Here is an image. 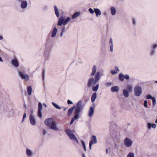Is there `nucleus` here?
I'll list each match as a JSON object with an SVG mask.
<instances>
[{
    "instance_id": "obj_22",
    "label": "nucleus",
    "mask_w": 157,
    "mask_h": 157,
    "mask_svg": "<svg viewBox=\"0 0 157 157\" xmlns=\"http://www.w3.org/2000/svg\"><path fill=\"white\" fill-rule=\"evenodd\" d=\"M54 8L55 14L57 17H59V15L58 9L56 6H54Z\"/></svg>"
},
{
    "instance_id": "obj_42",
    "label": "nucleus",
    "mask_w": 157,
    "mask_h": 157,
    "mask_svg": "<svg viewBox=\"0 0 157 157\" xmlns=\"http://www.w3.org/2000/svg\"><path fill=\"white\" fill-rule=\"evenodd\" d=\"M89 12L91 14H93L94 13V10H93L92 8H90L88 9Z\"/></svg>"
},
{
    "instance_id": "obj_41",
    "label": "nucleus",
    "mask_w": 157,
    "mask_h": 157,
    "mask_svg": "<svg viewBox=\"0 0 157 157\" xmlns=\"http://www.w3.org/2000/svg\"><path fill=\"white\" fill-rule=\"evenodd\" d=\"M113 85V83L111 82H108L106 83V86H110Z\"/></svg>"
},
{
    "instance_id": "obj_15",
    "label": "nucleus",
    "mask_w": 157,
    "mask_h": 157,
    "mask_svg": "<svg viewBox=\"0 0 157 157\" xmlns=\"http://www.w3.org/2000/svg\"><path fill=\"white\" fill-rule=\"evenodd\" d=\"M25 153L28 157H32L33 155V151L29 148L26 149Z\"/></svg>"
},
{
    "instance_id": "obj_28",
    "label": "nucleus",
    "mask_w": 157,
    "mask_h": 157,
    "mask_svg": "<svg viewBox=\"0 0 157 157\" xmlns=\"http://www.w3.org/2000/svg\"><path fill=\"white\" fill-rule=\"evenodd\" d=\"M99 84H97L95 86H93L92 87V90L96 92L97 91L99 88Z\"/></svg>"
},
{
    "instance_id": "obj_23",
    "label": "nucleus",
    "mask_w": 157,
    "mask_h": 157,
    "mask_svg": "<svg viewBox=\"0 0 157 157\" xmlns=\"http://www.w3.org/2000/svg\"><path fill=\"white\" fill-rule=\"evenodd\" d=\"M97 97V93L96 92L94 93H93V94H92L91 97V102L93 103L95 99Z\"/></svg>"
},
{
    "instance_id": "obj_47",
    "label": "nucleus",
    "mask_w": 157,
    "mask_h": 157,
    "mask_svg": "<svg viewBox=\"0 0 157 157\" xmlns=\"http://www.w3.org/2000/svg\"><path fill=\"white\" fill-rule=\"evenodd\" d=\"M110 51L112 52L113 51V44H110Z\"/></svg>"
},
{
    "instance_id": "obj_25",
    "label": "nucleus",
    "mask_w": 157,
    "mask_h": 157,
    "mask_svg": "<svg viewBox=\"0 0 157 157\" xmlns=\"http://www.w3.org/2000/svg\"><path fill=\"white\" fill-rule=\"evenodd\" d=\"M28 94L30 96L32 94V88L31 86H28L27 87Z\"/></svg>"
},
{
    "instance_id": "obj_8",
    "label": "nucleus",
    "mask_w": 157,
    "mask_h": 157,
    "mask_svg": "<svg viewBox=\"0 0 157 157\" xmlns=\"http://www.w3.org/2000/svg\"><path fill=\"white\" fill-rule=\"evenodd\" d=\"M134 94L136 96H139L142 93V89L139 86H136L134 88Z\"/></svg>"
},
{
    "instance_id": "obj_39",
    "label": "nucleus",
    "mask_w": 157,
    "mask_h": 157,
    "mask_svg": "<svg viewBox=\"0 0 157 157\" xmlns=\"http://www.w3.org/2000/svg\"><path fill=\"white\" fill-rule=\"evenodd\" d=\"M144 107L146 108H147L148 107V105H147V100H145L144 101Z\"/></svg>"
},
{
    "instance_id": "obj_38",
    "label": "nucleus",
    "mask_w": 157,
    "mask_h": 157,
    "mask_svg": "<svg viewBox=\"0 0 157 157\" xmlns=\"http://www.w3.org/2000/svg\"><path fill=\"white\" fill-rule=\"evenodd\" d=\"M45 46L46 48H49L50 47H51L52 46V45H50V42L48 41H47Z\"/></svg>"
},
{
    "instance_id": "obj_56",
    "label": "nucleus",
    "mask_w": 157,
    "mask_h": 157,
    "mask_svg": "<svg viewBox=\"0 0 157 157\" xmlns=\"http://www.w3.org/2000/svg\"><path fill=\"white\" fill-rule=\"evenodd\" d=\"M63 33H63L62 32H61L60 33V37H62L63 36Z\"/></svg>"
},
{
    "instance_id": "obj_32",
    "label": "nucleus",
    "mask_w": 157,
    "mask_h": 157,
    "mask_svg": "<svg viewBox=\"0 0 157 157\" xmlns=\"http://www.w3.org/2000/svg\"><path fill=\"white\" fill-rule=\"evenodd\" d=\"M52 105L54 106V107L56 108V109H61L60 107L58 105L56 104L54 102H52Z\"/></svg>"
},
{
    "instance_id": "obj_34",
    "label": "nucleus",
    "mask_w": 157,
    "mask_h": 157,
    "mask_svg": "<svg viewBox=\"0 0 157 157\" xmlns=\"http://www.w3.org/2000/svg\"><path fill=\"white\" fill-rule=\"evenodd\" d=\"M127 157H135L134 154L132 152H130L127 155Z\"/></svg>"
},
{
    "instance_id": "obj_18",
    "label": "nucleus",
    "mask_w": 157,
    "mask_h": 157,
    "mask_svg": "<svg viewBox=\"0 0 157 157\" xmlns=\"http://www.w3.org/2000/svg\"><path fill=\"white\" fill-rule=\"evenodd\" d=\"M94 109L92 107H90L88 115L89 117L93 116L94 113Z\"/></svg>"
},
{
    "instance_id": "obj_57",
    "label": "nucleus",
    "mask_w": 157,
    "mask_h": 157,
    "mask_svg": "<svg viewBox=\"0 0 157 157\" xmlns=\"http://www.w3.org/2000/svg\"><path fill=\"white\" fill-rule=\"evenodd\" d=\"M3 39L2 36L0 35V40H2Z\"/></svg>"
},
{
    "instance_id": "obj_40",
    "label": "nucleus",
    "mask_w": 157,
    "mask_h": 157,
    "mask_svg": "<svg viewBox=\"0 0 157 157\" xmlns=\"http://www.w3.org/2000/svg\"><path fill=\"white\" fill-rule=\"evenodd\" d=\"M45 70H43L42 73V76L43 78V80H44L45 78Z\"/></svg>"
},
{
    "instance_id": "obj_36",
    "label": "nucleus",
    "mask_w": 157,
    "mask_h": 157,
    "mask_svg": "<svg viewBox=\"0 0 157 157\" xmlns=\"http://www.w3.org/2000/svg\"><path fill=\"white\" fill-rule=\"evenodd\" d=\"M152 101L153 106V107H154L156 103V99L155 98V97H153V98H152Z\"/></svg>"
},
{
    "instance_id": "obj_43",
    "label": "nucleus",
    "mask_w": 157,
    "mask_h": 157,
    "mask_svg": "<svg viewBox=\"0 0 157 157\" xmlns=\"http://www.w3.org/2000/svg\"><path fill=\"white\" fill-rule=\"evenodd\" d=\"M61 32H62L63 33H64L66 31V28L64 26H62L61 28Z\"/></svg>"
},
{
    "instance_id": "obj_48",
    "label": "nucleus",
    "mask_w": 157,
    "mask_h": 157,
    "mask_svg": "<svg viewBox=\"0 0 157 157\" xmlns=\"http://www.w3.org/2000/svg\"><path fill=\"white\" fill-rule=\"evenodd\" d=\"M148 128L149 129L151 128V124L150 123H148L147 124Z\"/></svg>"
},
{
    "instance_id": "obj_52",
    "label": "nucleus",
    "mask_w": 157,
    "mask_h": 157,
    "mask_svg": "<svg viewBox=\"0 0 157 157\" xmlns=\"http://www.w3.org/2000/svg\"><path fill=\"white\" fill-rule=\"evenodd\" d=\"M109 42L110 44V45L113 44V39L112 38L110 39Z\"/></svg>"
},
{
    "instance_id": "obj_9",
    "label": "nucleus",
    "mask_w": 157,
    "mask_h": 157,
    "mask_svg": "<svg viewBox=\"0 0 157 157\" xmlns=\"http://www.w3.org/2000/svg\"><path fill=\"white\" fill-rule=\"evenodd\" d=\"M129 76L128 75H124L123 74L120 73L119 75V79L121 81H123L124 80V78L128 80L129 78Z\"/></svg>"
},
{
    "instance_id": "obj_59",
    "label": "nucleus",
    "mask_w": 157,
    "mask_h": 157,
    "mask_svg": "<svg viewBox=\"0 0 157 157\" xmlns=\"http://www.w3.org/2000/svg\"><path fill=\"white\" fill-rule=\"evenodd\" d=\"M82 157H86L85 154L82 153Z\"/></svg>"
},
{
    "instance_id": "obj_30",
    "label": "nucleus",
    "mask_w": 157,
    "mask_h": 157,
    "mask_svg": "<svg viewBox=\"0 0 157 157\" xmlns=\"http://www.w3.org/2000/svg\"><path fill=\"white\" fill-rule=\"evenodd\" d=\"M81 144L82 145L84 149V150L85 151H86V146L85 143V142L83 140H81Z\"/></svg>"
},
{
    "instance_id": "obj_31",
    "label": "nucleus",
    "mask_w": 157,
    "mask_h": 157,
    "mask_svg": "<svg viewBox=\"0 0 157 157\" xmlns=\"http://www.w3.org/2000/svg\"><path fill=\"white\" fill-rule=\"evenodd\" d=\"M38 110H42V103L39 102L38 104Z\"/></svg>"
},
{
    "instance_id": "obj_3",
    "label": "nucleus",
    "mask_w": 157,
    "mask_h": 157,
    "mask_svg": "<svg viewBox=\"0 0 157 157\" xmlns=\"http://www.w3.org/2000/svg\"><path fill=\"white\" fill-rule=\"evenodd\" d=\"M71 18L69 17H66L62 15L59 18L57 24V25L59 26H61L62 25H66L70 21Z\"/></svg>"
},
{
    "instance_id": "obj_44",
    "label": "nucleus",
    "mask_w": 157,
    "mask_h": 157,
    "mask_svg": "<svg viewBox=\"0 0 157 157\" xmlns=\"http://www.w3.org/2000/svg\"><path fill=\"white\" fill-rule=\"evenodd\" d=\"M26 117V113H25L23 114V119H22V120L21 122H24V119Z\"/></svg>"
},
{
    "instance_id": "obj_5",
    "label": "nucleus",
    "mask_w": 157,
    "mask_h": 157,
    "mask_svg": "<svg viewBox=\"0 0 157 157\" xmlns=\"http://www.w3.org/2000/svg\"><path fill=\"white\" fill-rule=\"evenodd\" d=\"M18 76L21 78L22 80L26 82L29 80V75L25 74L24 71H18Z\"/></svg>"
},
{
    "instance_id": "obj_24",
    "label": "nucleus",
    "mask_w": 157,
    "mask_h": 157,
    "mask_svg": "<svg viewBox=\"0 0 157 157\" xmlns=\"http://www.w3.org/2000/svg\"><path fill=\"white\" fill-rule=\"evenodd\" d=\"M111 90L112 92H117L119 90V88L117 86H114L111 88Z\"/></svg>"
},
{
    "instance_id": "obj_6",
    "label": "nucleus",
    "mask_w": 157,
    "mask_h": 157,
    "mask_svg": "<svg viewBox=\"0 0 157 157\" xmlns=\"http://www.w3.org/2000/svg\"><path fill=\"white\" fill-rule=\"evenodd\" d=\"M157 48V44L153 43L151 45L149 49V54L150 56H153L155 54Z\"/></svg>"
},
{
    "instance_id": "obj_55",
    "label": "nucleus",
    "mask_w": 157,
    "mask_h": 157,
    "mask_svg": "<svg viewBox=\"0 0 157 157\" xmlns=\"http://www.w3.org/2000/svg\"><path fill=\"white\" fill-rule=\"evenodd\" d=\"M43 8L44 10H47L48 8V7L47 6H44V7Z\"/></svg>"
},
{
    "instance_id": "obj_50",
    "label": "nucleus",
    "mask_w": 157,
    "mask_h": 157,
    "mask_svg": "<svg viewBox=\"0 0 157 157\" xmlns=\"http://www.w3.org/2000/svg\"><path fill=\"white\" fill-rule=\"evenodd\" d=\"M67 103L69 105H70V104H73L72 102L70 100H69V99L67 100Z\"/></svg>"
},
{
    "instance_id": "obj_13",
    "label": "nucleus",
    "mask_w": 157,
    "mask_h": 157,
    "mask_svg": "<svg viewBox=\"0 0 157 157\" xmlns=\"http://www.w3.org/2000/svg\"><path fill=\"white\" fill-rule=\"evenodd\" d=\"M49 129H52L54 131H57L58 130L56 123L54 121L49 126Z\"/></svg>"
},
{
    "instance_id": "obj_1",
    "label": "nucleus",
    "mask_w": 157,
    "mask_h": 157,
    "mask_svg": "<svg viewBox=\"0 0 157 157\" xmlns=\"http://www.w3.org/2000/svg\"><path fill=\"white\" fill-rule=\"evenodd\" d=\"M82 103V101L80 100L76 104V108L75 110V115L72 118L74 121L78 119L79 117L80 113L82 111L83 108Z\"/></svg>"
},
{
    "instance_id": "obj_12",
    "label": "nucleus",
    "mask_w": 157,
    "mask_h": 157,
    "mask_svg": "<svg viewBox=\"0 0 157 157\" xmlns=\"http://www.w3.org/2000/svg\"><path fill=\"white\" fill-rule=\"evenodd\" d=\"M11 63L14 67H18L19 66L18 60L15 57L11 60Z\"/></svg>"
},
{
    "instance_id": "obj_20",
    "label": "nucleus",
    "mask_w": 157,
    "mask_h": 157,
    "mask_svg": "<svg viewBox=\"0 0 157 157\" xmlns=\"http://www.w3.org/2000/svg\"><path fill=\"white\" fill-rule=\"evenodd\" d=\"M76 108V106L74 105L72 107L70 108L68 110L67 115L68 116H70L72 113L74 109Z\"/></svg>"
},
{
    "instance_id": "obj_35",
    "label": "nucleus",
    "mask_w": 157,
    "mask_h": 157,
    "mask_svg": "<svg viewBox=\"0 0 157 157\" xmlns=\"http://www.w3.org/2000/svg\"><path fill=\"white\" fill-rule=\"evenodd\" d=\"M132 86L130 85H128L127 87V89L129 91H132Z\"/></svg>"
},
{
    "instance_id": "obj_37",
    "label": "nucleus",
    "mask_w": 157,
    "mask_h": 157,
    "mask_svg": "<svg viewBox=\"0 0 157 157\" xmlns=\"http://www.w3.org/2000/svg\"><path fill=\"white\" fill-rule=\"evenodd\" d=\"M146 98L147 99H152L153 97L150 94H147L146 96Z\"/></svg>"
},
{
    "instance_id": "obj_2",
    "label": "nucleus",
    "mask_w": 157,
    "mask_h": 157,
    "mask_svg": "<svg viewBox=\"0 0 157 157\" xmlns=\"http://www.w3.org/2000/svg\"><path fill=\"white\" fill-rule=\"evenodd\" d=\"M100 72L98 71L94 78H90L88 80L87 85L88 86L90 87L96 84L100 78Z\"/></svg>"
},
{
    "instance_id": "obj_7",
    "label": "nucleus",
    "mask_w": 157,
    "mask_h": 157,
    "mask_svg": "<svg viewBox=\"0 0 157 157\" xmlns=\"http://www.w3.org/2000/svg\"><path fill=\"white\" fill-rule=\"evenodd\" d=\"M133 143L132 140L128 138H125L124 140V144L125 146L127 147H131Z\"/></svg>"
},
{
    "instance_id": "obj_53",
    "label": "nucleus",
    "mask_w": 157,
    "mask_h": 157,
    "mask_svg": "<svg viewBox=\"0 0 157 157\" xmlns=\"http://www.w3.org/2000/svg\"><path fill=\"white\" fill-rule=\"evenodd\" d=\"M74 121H75L74 120H73L72 119L71 121V122H70V124H72Z\"/></svg>"
},
{
    "instance_id": "obj_45",
    "label": "nucleus",
    "mask_w": 157,
    "mask_h": 157,
    "mask_svg": "<svg viewBox=\"0 0 157 157\" xmlns=\"http://www.w3.org/2000/svg\"><path fill=\"white\" fill-rule=\"evenodd\" d=\"M132 24L135 25H136V21L135 18H133L132 19Z\"/></svg>"
},
{
    "instance_id": "obj_51",
    "label": "nucleus",
    "mask_w": 157,
    "mask_h": 157,
    "mask_svg": "<svg viewBox=\"0 0 157 157\" xmlns=\"http://www.w3.org/2000/svg\"><path fill=\"white\" fill-rule=\"evenodd\" d=\"M47 132L46 131L45 129H44L43 132V135H46Z\"/></svg>"
},
{
    "instance_id": "obj_54",
    "label": "nucleus",
    "mask_w": 157,
    "mask_h": 157,
    "mask_svg": "<svg viewBox=\"0 0 157 157\" xmlns=\"http://www.w3.org/2000/svg\"><path fill=\"white\" fill-rule=\"evenodd\" d=\"M115 69L117 71H119V69H118V68L117 67H115Z\"/></svg>"
},
{
    "instance_id": "obj_14",
    "label": "nucleus",
    "mask_w": 157,
    "mask_h": 157,
    "mask_svg": "<svg viewBox=\"0 0 157 157\" xmlns=\"http://www.w3.org/2000/svg\"><path fill=\"white\" fill-rule=\"evenodd\" d=\"M30 124L33 125H35L36 124V118L32 114H31L29 117Z\"/></svg>"
},
{
    "instance_id": "obj_19",
    "label": "nucleus",
    "mask_w": 157,
    "mask_h": 157,
    "mask_svg": "<svg viewBox=\"0 0 157 157\" xmlns=\"http://www.w3.org/2000/svg\"><path fill=\"white\" fill-rule=\"evenodd\" d=\"M58 29L56 27L54 28L53 29L51 35V37L52 38L56 36L57 32Z\"/></svg>"
},
{
    "instance_id": "obj_29",
    "label": "nucleus",
    "mask_w": 157,
    "mask_h": 157,
    "mask_svg": "<svg viewBox=\"0 0 157 157\" xmlns=\"http://www.w3.org/2000/svg\"><path fill=\"white\" fill-rule=\"evenodd\" d=\"M80 13L79 12L75 13L73 15L71 19H73L78 17L80 15Z\"/></svg>"
},
{
    "instance_id": "obj_10",
    "label": "nucleus",
    "mask_w": 157,
    "mask_h": 157,
    "mask_svg": "<svg viewBox=\"0 0 157 157\" xmlns=\"http://www.w3.org/2000/svg\"><path fill=\"white\" fill-rule=\"evenodd\" d=\"M92 140H91L89 143V148L90 150L91 149L92 145L93 144H95L97 143V139L95 136H92Z\"/></svg>"
},
{
    "instance_id": "obj_11",
    "label": "nucleus",
    "mask_w": 157,
    "mask_h": 157,
    "mask_svg": "<svg viewBox=\"0 0 157 157\" xmlns=\"http://www.w3.org/2000/svg\"><path fill=\"white\" fill-rule=\"evenodd\" d=\"M20 4V7L23 10H25L28 6V3L27 1L24 0L21 2Z\"/></svg>"
},
{
    "instance_id": "obj_26",
    "label": "nucleus",
    "mask_w": 157,
    "mask_h": 157,
    "mask_svg": "<svg viewBox=\"0 0 157 157\" xmlns=\"http://www.w3.org/2000/svg\"><path fill=\"white\" fill-rule=\"evenodd\" d=\"M123 95L125 98H128L129 96V92L126 89H124L123 90Z\"/></svg>"
},
{
    "instance_id": "obj_61",
    "label": "nucleus",
    "mask_w": 157,
    "mask_h": 157,
    "mask_svg": "<svg viewBox=\"0 0 157 157\" xmlns=\"http://www.w3.org/2000/svg\"><path fill=\"white\" fill-rule=\"evenodd\" d=\"M93 106L94 107V109L95 106V104L94 103H93L92 104Z\"/></svg>"
},
{
    "instance_id": "obj_63",
    "label": "nucleus",
    "mask_w": 157,
    "mask_h": 157,
    "mask_svg": "<svg viewBox=\"0 0 157 157\" xmlns=\"http://www.w3.org/2000/svg\"><path fill=\"white\" fill-rule=\"evenodd\" d=\"M155 123L157 124V118L155 120Z\"/></svg>"
},
{
    "instance_id": "obj_58",
    "label": "nucleus",
    "mask_w": 157,
    "mask_h": 157,
    "mask_svg": "<svg viewBox=\"0 0 157 157\" xmlns=\"http://www.w3.org/2000/svg\"><path fill=\"white\" fill-rule=\"evenodd\" d=\"M0 61L1 62H3V60L2 59V58L0 56Z\"/></svg>"
},
{
    "instance_id": "obj_62",
    "label": "nucleus",
    "mask_w": 157,
    "mask_h": 157,
    "mask_svg": "<svg viewBox=\"0 0 157 157\" xmlns=\"http://www.w3.org/2000/svg\"><path fill=\"white\" fill-rule=\"evenodd\" d=\"M106 152L107 153H108V151L107 149H106Z\"/></svg>"
},
{
    "instance_id": "obj_49",
    "label": "nucleus",
    "mask_w": 157,
    "mask_h": 157,
    "mask_svg": "<svg viewBox=\"0 0 157 157\" xmlns=\"http://www.w3.org/2000/svg\"><path fill=\"white\" fill-rule=\"evenodd\" d=\"M156 125L155 123H153V124H151V128L152 127V128H156Z\"/></svg>"
},
{
    "instance_id": "obj_17",
    "label": "nucleus",
    "mask_w": 157,
    "mask_h": 157,
    "mask_svg": "<svg viewBox=\"0 0 157 157\" xmlns=\"http://www.w3.org/2000/svg\"><path fill=\"white\" fill-rule=\"evenodd\" d=\"M111 13L113 16L115 15L117 13L116 8L114 6H112L110 9Z\"/></svg>"
},
{
    "instance_id": "obj_21",
    "label": "nucleus",
    "mask_w": 157,
    "mask_h": 157,
    "mask_svg": "<svg viewBox=\"0 0 157 157\" xmlns=\"http://www.w3.org/2000/svg\"><path fill=\"white\" fill-rule=\"evenodd\" d=\"M94 10L97 17H98L99 16H100L101 15V11L98 8H94Z\"/></svg>"
},
{
    "instance_id": "obj_46",
    "label": "nucleus",
    "mask_w": 157,
    "mask_h": 157,
    "mask_svg": "<svg viewBox=\"0 0 157 157\" xmlns=\"http://www.w3.org/2000/svg\"><path fill=\"white\" fill-rule=\"evenodd\" d=\"M111 73L112 75H114L117 73V71H116L115 70H112L111 71Z\"/></svg>"
},
{
    "instance_id": "obj_27",
    "label": "nucleus",
    "mask_w": 157,
    "mask_h": 157,
    "mask_svg": "<svg viewBox=\"0 0 157 157\" xmlns=\"http://www.w3.org/2000/svg\"><path fill=\"white\" fill-rule=\"evenodd\" d=\"M96 66L94 65L93 66L92 69V72H91L90 75L92 76L94 75L96 73Z\"/></svg>"
},
{
    "instance_id": "obj_16",
    "label": "nucleus",
    "mask_w": 157,
    "mask_h": 157,
    "mask_svg": "<svg viewBox=\"0 0 157 157\" xmlns=\"http://www.w3.org/2000/svg\"><path fill=\"white\" fill-rule=\"evenodd\" d=\"M53 121L52 118H47L44 121V124L46 125L49 127Z\"/></svg>"
},
{
    "instance_id": "obj_60",
    "label": "nucleus",
    "mask_w": 157,
    "mask_h": 157,
    "mask_svg": "<svg viewBox=\"0 0 157 157\" xmlns=\"http://www.w3.org/2000/svg\"><path fill=\"white\" fill-rule=\"evenodd\" d=\"M43 105L45 107H47V105L45 103H43Z\"/></svg>"
},
{
    "instance_id": "obj_33",
    "label": "nucleus",
    "mask_w": 157,
    "mask_h": 157,
    "mask_svg": "<svg viewBox=\"0 0 157 157\" xmlns=\"http://www.w3.org/2000/svg\"><path fill=\"white\" fill-rule=\"evenodd\" d=\"M37 115L38 117L40 118L42 117V110H38Z\"/></svg>"
},
{
    "instance_id": "obj_64",
    "label": "nucleus",
    "mask_w": 157,
    "mask_h": 157,
    "mask_svg": "<svg viewBox=\"0 0 157 157\" xmlns=\"http://www.w3.org/2000/svg\"><path fill=\"white\" fill-rule=\"evenodd\" d=\"M67 109V108H64V109H63V111H65Z\"/></svg>"
},
{
    "instance_id": "obj_4",
    "label": "nucleus",
    "mask_w": 157,
    "mask_h": 157,
    "mask_svg": "<svg viewBox=\"0 0 157 157\" xmlns=\"http://www.w3.org/2000/svg\"><path fill=\"white\" fill-rule=\"evenodd\" d=\"M65 132L69 138L72 141H75L77 143H78L79 142L78 140L73 133V132L72 130L69 129H66L65 131Z\"/></svg>"
}]
</instances>
